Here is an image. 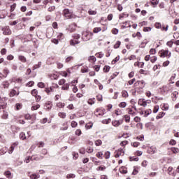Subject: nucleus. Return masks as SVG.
<instances>
[{
	"instance_id": "obj_20",
	"label": "nucleus",
	"mask_w": 179,
	"mask_h": 179,
	"mask_svg": "<svg viewBox=\"0 0 179 179\" xmlns=\"http://www.w3.org/2000/svg\"><path fill=\"white\" fill-rule=\"evenodd\" d=\"M33 117H34V118H36V115H31L30 114H26L24 115L25 120H31V118H33Z\"/></svg>"
},
{
	"instance_id": "obj_24",
	"label": "nucleus",
	"mask_w": 179,
	"mask_h": 179,
	"mask_svg": "<svg viewBox=\"0 0 179 179\" xmlns=\"http://www.w3.org/2000/svg\"><path fill=\"white\" fill-rule=\"evenodd\" d=\"M87 72H89V69L87 68V66H83V68L81 69V73H86Z\"/></svg>"
},
{
	"instance_id": "obj_64",
	"label": "nucleus",
	"mask_w": 179,
	"mask_h": 179,
	"mask_svg": "<svg viewBox=\"0 0 179 179\" xmlns=\"http://www.w3.org/2000/svg\"><path fill=\"white\" fill-rule=\"evenodd\" d=\"M112 33H113V34H117L118 33V29L115 28V29H112Z\"/></svg>"
},
{
	"instance_id": "obj_59",
	"label": "nucleus",
	"mask_w": 179,
	"mask_h": 179,
	"mask_svg": "<svg viewBox=\"0 0 179 179\" xmlns=\"http://www.w3.org/2000/svg\"><path fill=\"white\" fill-rule=\"evenodd\" d=\"M96 157H98L99 159H103V152H98L96 155Z\"/></svg>"
},
{
	"instance_id": "obj_37",
	"label": "nucleus",
	"mask_w": 179,
	"mask_h": 179,
	"mask_svg": "<svg viewBox=\"0 0 179 179\" xmlns=\"http://www.w3.org/2000/svg\"><path fill=\"white\" fill-rule=\"evenodd\" d=\"M101 30V27H95L93 29V33H99Z\"/></svg>"
},
{
	"instance_id": "obj_26",
	"label": "nucleus",
	"mask_w": 179,
	"mask_h": 179,
	"mask_svg": "<svg viewBox=\"0 0 179 179\" xmlns=\"http://www.w3.org/2000/svg\"><path fill=\"white\" fill-rule=\"evenodd\" d=\"M88 61H90V62H96V57H94V56H90V57L88 58Z\"/></svg>"
},
{
	"instance_id": "obj_48",
	"label": "nucleus",
	"mask_w": 179,
	"mask_h": 179,
	"mask_svg": "<svg viewBox=\"0 0 179 179\" xmlns=\"http://www.w3.org/2000/svg\"><path fill=\"white\" fill-rule=\"evenodd\" d=\"M76 135H77L78 136H80V135H82V130L80 129H77L75 132Z\"/></svg>"
},
{
	"instance_id": "obj_51",
	"label": "nucleus",
	"mask_w": 179,
	"mask_h": 179,
	"mask_svg": "<svg viewBox=\"0 0 179 179\" xmlns=\"http://www.w3.org/2000/svg\"><path fill=\"white\" fill-rule=\"evenodd\" d=\"M93 148L89 147L87 148V153H93Z\"/></svg>"
},
{
	"instance_id": "obj_23",
	"label": "nucleus",
	"mask_w": 179,
	"mask_h": 179,
	"mask_svg": "<svg viewBox=\"0 0 179 179\" xmlns=\"http://www.w3.org/2000/svg\"><path fill=\"white\" fill-rule=\"evenodd\" d=\"M152 114V110L151 109H147L144 113V117H148V115H150Z\"/></svg>"
},
{
	"instance_id": "obj_62",
	"label": "nucleus",
	"mask_w": 179,
	"mask_h": 179,
	"mask_svg": "<svg viewBox=\"0 0 179 179\" xmlns=\"http://www.w3.org/2000/svg\"><path fill=\"white\" fill-rule=\"evenodd\" d=\"M78 157H79V155L76 152H73V159H74V160H76Z\"/></svg>"
},
{
	"instance_id": "obj_10",
	"label": "nucleus",
	"mask_w": 179,
	"mask_h": 179,
	"mask_svg": "<svg viewBox=\"0 0 179 179\" xmlns=\"http://www.w3.org/2000/svg\"><path fill=\"white\" fill-rule=\"evenodd\" d=\"M121 153H122V155H124V150H122V148H120L118 150V152H117V154L115 155V157L117 159V157H120V156H121Z\"/></svg>"
},
{
	"instance_id": "obj_34",
	"label": "nucleus",
	"mask_w": 179,
	"mask_h": 179,
	"mask_svg": "<svg viewBox=\"0 0 179 179\" xmlns=\"http://www.w3.org/2000/svg\"><path fill=\"white\" fill-rule=\"evenodd\" d=\"M120 45H121V41H117L116 43L114 45V48H120Z\"/></svg>"
},
{
	"instance_id": "obj_32",
	"label": "nucleus",
	"mask_w": 179,
	"mask_h": 179,
	"mask_svg": "<svg viewBox=\"0 0 179 179\" xmlns=\"http://www.w3.org/2000/svg\"><path fill=\"white\" fill-rule=\"evenodd\" d=\"M88 14L92 15H97V11L96 10H92V9H90L88 10Z\"/></svg>"
},
{
	"instance_id": "obj_16",
	"label": "nucleus",
	"mask_w": 179,
	"mask_h": 179,
	"mask_svg": "<svg viewBox=\"0 0 179 179\" xmlns=\"http://www.w3.org/2000/svg\"><path fill=\"white\" fill-rule=\"evenodd\" d=\"M144 65H145L144 62H137L134 63V66H138V68H143Z\"/></svg>"
},
{
	"instance_id": "obj_45",
	"label": "nucleus",
	"mask_w": 179,
	"mask_h": 179,
	"mask_svg": "<svg viewBox=\"0 0 179 179\" xmlns=\"http://www.w3.org/2000/svg\"><path fill=\"white\" fill-rule=\"evenodd\" d=\"M9 70H8V69H3V73H4V78H6V76H8V75H9Z\"/></svg>"
},
{
	"instance_id": "obj_15",
	"label": "nucleus",
	"mask_w": 179,
	"mask_h": 179,
	"mask_svg": "<svg viewBox=\"0 0 179 179\" xmlns=\"http://www.w3.org/2000/svg\"><path fill=\"white\" fill-rule=\"evenodd\" d=\"M14 96H19V92H16V90H12L10 92V97H14Z\"/></svg>"
},
{
	"instance_id": "obj_55",
	"label": "nucleus",
	"mask_w": 179,
	"mask_h": 179,
	"mask_svg": "<svg viewBox=\"0 0 179 179\" xmlns=\"http://www.w3.org/2000/svg\"><path fill=\"white\" fill-rule=\"evenodd\" d=\"M79 152H80V153L81 155H85V153H86V150H85V148H80V149L79 150Z\"/></svg>"
},
{
	"instance_id": "obj_44",
	"label": "nucleus",
	"mask_w": 179,
	"mask_h": 179,
	"mask_svg": "<svg viewBox=\"0 0 179 179\" xmlns=\"http://www.w3.org/2000/svg\"><path fill=\"white\" fill-rule=\"evenodd\" d=\"M59 117H60V118H65L66 117V114L65 113H59L58 114Z\"/></svg>"
},
{
	"instance_id": "obj_21",
	"label": "nucleus",
	"mask_w": 179,
	"mask_h": 179,
	"mask_svg": "<svg viewBox=\"0 0 179 179\" xmlns=\"http://www.w3.org/2000/svg\"><path fill=\"white\" fill-rule=\"evenodd\" d=\"M41 62H39L38 64H36L32 67V69L33 71H36V69H38V68H41Z\"/></svg>"
},
{
	"instance_id": "obj_58",
	"label": "nucleus",
	"mask_w": 179,
	"mask_h": 179,
	"mask_svg": "<svg viewBox=\"0 0 179 179\" xmlns=\"http://www.w3.org/2000/svg\"><path fill=\"white\" fill-rule=\"evenodd\" d=\"M48 12H52V11L55 10V6H53L49 7L48 8Z\"/></svg>"
},
{
	"instance_id": "obj_14",
	"label": "nucleus",
	"mask_w": 179,
	"mask_h": 179,
	"mask_svg": "<svg viewBox=\"0 0 179 179\" xmlns=\"http://www.w3.org/2000/svg\"><path fill=\"white\" fill-rule=\"evenodd\" d=\"M8 152V148L6 147L3 148L0 150V156H3Z\"/></svg>"
},
{
	"instance_id": "obj_47",
	"label": "nucleus",
	"mask_w": 179,
	"mask_h": 179,
	"mask_svg": "<svg viewBox=\"0 0 179 179\" xmlns=\"http://www.w3.org/2000/svg\"><path fill=\"white\" fill-rule=\"evenodd\" d=\"M16 9V3H14L13 5L10 6V12H13Z\"/></svg>"
},
{
	"instance_id": "obj_63",
	"label": "nucleus",
	"mask_w": 179,
	"mask_h": 179,
	"mask_svg": "<svg viewBox=\"0 0 179 179\" xmlns=\"http://www.w3.org/2000/svg\"><path fill=\"white\" fill-rule=\"evenodd\" d=\"M172 152H173V153H179V149L173 148H172Z\"/></svg>"
},
{
	"instance_id": "obj_7",
	"label": "nucleus",
	"mask_w": 179,
	"mask_h": 179,
	"mask_svg": "<svg viewBox=\"0 0 179 179\" xmlns=\"http://www.w3.org/2000/svg\"><path fill=\"white\" fill-rule=\"evenodd\" d=\"M138 105L142 106L143 107H146V106H148V101L145 99H140L138 100Z\"/></svg>"
},
{
	"instance_id": "obj_52",
	"label": "nucleus",
	"mask_w": 179,
	"mask_h": 179,
	"mask_svg": "<svg viewBox=\"0 0 179 179\" xmlns=\"http://www.w3.org/2000/svg\"><path fill=\"white\" fill-rule=\"evenodd\" d=\"M159 106H155L154 107V109H153L154 114H156V113H157V111H159Z\"/></svg>"
},
{
	"instance_id": "obj_13",
	"label": "nucleus",
	"mask_w": 179,
	"mask_h": 179,
	"mask_svg": "<svg viewBox=\"0 0 179 179\" xmlns=\"http://www.w3.org/2000/svg\"><path fill=\"white\" fill-rule=\"evenodd\" d=\"M4 175L6 176V177H7V178H13V176H12V173L10 172V171H7L4 173Z\"/></svg>"
},
{
	"instance_id": "obj_27",
	"label": "nucleus",
	"mask_w": 179,
	"mask_h": 179,
	"mask_svg": "<svg viewBox=\"0 0 179 179\" xmlns=\"http://www.w3.org/2000/svg\"><path fill=\"white\" fill-rule=\"evenodd\" d=\"M20 139H22V141H24L26 139V134L23 132H21L20 134Z\"/></svg>"
},
{
	"instance_id": "obj_22",
	"label": "nucleus",
	"mask_w": 179,
	"mask_h": 179,
	"mask_svg": "<svg viewBox=\"0 0 179 179\" xmlns=\"http://www.w3.org/2000/svg\"><path fill=\"white\" fill-rule=\"evenodd\" d=\"M18 59H19V61H20L21 62H23V63L27 62V59H26L25 57L23 56V55H20L18 57Z\"/></svg>"
},
{
	"instance_id": "obj_1",
	"label": "nucleus",
	"mask_w": 179,
	"mask_h": 179,
	"mask_svg": "<svg viewBox=\"0 0 179 179\" xmlns=\"http://www.w3.org/2000/svg\"><path fill=\"white\" fill-rule=\"evenodd\" d=\"M92 37H93V32H83L82 40H83V41H89V40H91Z\"/></svg>"
},
{
	"instance_id": "obj_53",
	"label": "nucleus",
	"mask_w": 179,
	"mask_h": 179,
	"mask_svg": "<svg viewBox=\"0 0 179 179\" xmlns=\"http://www.w3.org/2000/svg\"><path fill=\"white\" fill-rule=\"evenodd\" d=\"M88 104H90V106H93V104H94V100H93V99H90L87 101Z\"/></svg>"
},
{
	"instance_id": "obj_36",
	"label": "nucleus",
	"mask_w": 179,
	"mask_h": 179,
	"mask_svg": "<svg viewBox=\"0 0 179 179\" xmlns=\"http://www.w3.org/2000/svg\"><path fill=\"white\" fill-rule=\"evenodd\" d=\"M138 173H139V171H138V167L134 166V171H133V176H136V174H138Z\"/></svg>"
},
{
	"instance_id": "obj_19",
	"label": "nucleus",
	"mask_w": 179,
	"mask_h": 179,
	"mask_svg": "<svg viewBox=\"0 0 179 179\" xmlns=\"http://www.w3.org/2000/svg\"><path fill=\"white\" fill-rule=\"evenodd\" d=\"M150 152H151L152 154H155L157 152V148H156V147L155 146H151L149 148Z\"/></svg>"
},
{
	"instance_id": "obj_50",
	"label": "nucleus",
	"mask_w": 179,
	"mask_h": 179,
	"mask_svg": "<svg viewBox=\"0 0 179 179\" xmlns=\"http://www.w3.org/2000/svg\"><path fill=\"white\" fill-rule=\"evenodd\" d=\"M8 113H7V112H5V111H3V115H2V118H3V120H6V119H8Z\"/></svg>"
},
{
	"instance_id": "obj_54",
	"label": "nucleus",
	"mask_w": 179,
	"mask_h": 179,
	"mask_svg": "<svg viewBox=\"0 0 179 179\" xmlns=\"http://www.w3.org/2000/svg\"><path fill=\"white\" fill-rule=\"evenodd\" d=\"M122 97H125V98L128 97V92L127 91L122 92Z\"/></svg>"
},
{
	"instance_id": "obj_2",
	"label": "nucleus",
	"mask_w": 179,
	"mask_h": 179,
	"mask_svg": "<svg viewBox=\"0 0 179 179\" xmlns=\"http://www.w3.org/2000/svg\"><path fill=\"white\" fill-rule=\"evenodd\" d=\"M63 15L64 16V17H66L67 19H73L74 17V15H73V12H72V10H70L68 8H65L63 10Z\"/></svg>"
},
{
	"instance_id": "obj_40",
	"label": "nucleus",
	"mask_w": 179,
	"mask_h": 179,
	"mask_svg": "<svg viewBox=\"0 0 179 179\" xmlns=\"http://www.w3.org/2000/svg\"><path fill=\"white\" fill-rule=\"evenodd\" d=\"M155 27H156V29H162V25L160 22H156L155 24Z\"/></svg>"
},
{
	"instance_id": "obj_61",
	"label": "nucleus",
	"mask_w": 179,
	"mask_h": 179,
	"mask_svg": "<svg viewBox=\"0 0 179 179\" xmlns=\"http://www.w3.org/2000/svg\"><path fill=\"white\" fill-rule=\"evenodd\" d=\"M65 82H66L65 79H62V80H60L59 81V85L60 86H62V85H65Z\"/></svg>"
},
{
	"instance_id": "obj_25",
	"label": "nucleus",
	"mask_w": 179,
	"mask_h": 179,
	"mask_svg": "<svg viewBox=\"0 0 179 179\" xmlns=\"http://www.w3.org/2000/svg\"><path fill=\"white\" fill-rule=\"evenodd\" d=\"M2 86L4 89H8V87H9V82L8 81H4L3 83H2Z\"/></svg>"
},
{
	"instance_id": "obj_42",
	"label": "nucleus",
	"mask_w": 179,
	"mask_h": 179,
	"mask_svg": "<svg viewBox=\"0 0 179 179\" xmlns=\"http://www.w3.org/2000/svg\"><path fill=\"white\" fill-rule=\"evenodd\" d=\"M53 90H54V88H52V87L45 89V92L46 93H48V94H50V92H53Z\"/></svg>"
},
{
	"instance_id": "obj_56",
	"label": "nucleus",
	"mask_w": 179,
	"mask_h": 179,
	"mask_svg": "<svg viewBox=\"0 0 179 179\" xmlns=\"http://www.w3.org/2000/svg\"><path fill=\"white\" fill-rule=\"evenodd\" d=\"M45 85L44 84V83H38V87H41V89H43V87H45Z\"/></svg>"
},
{
	"instance_id": "obj_12",
	"label": "nucleus",
	"mask_w": 179,
	"mask_h": 179,
	"mask_svg": "<svg viewBox=\"0 0 179 179\" xmlns=\"http://www.w3.org/2000/svg\"><path fill=\"white\" fill-rule=\"evenodd\" d=\"M29 177L31 179H38L40 178V173H38V174L33 173Z\"/></svg>"
},
{
	"instance_id": "obj_18",
	"label": "nucleus",
	"mask_w": 179,
	"mask_h": 179,
	"mask_svg": "<svg viewBox=\"0 0 179 179\" xmlns=\"http://www.w3.org/2000/svg\"><path fill=\"white\" fill-rule=\"evenodd\" d=\"M166 115V113L164 112H160L158 115H157L156 119L160 120V118H163Z\"/></svg>"
},
{
	"instance_id": "obj_35",
	"label": "nucleus",
	"mask_w": 179,
	"mask_h": 179,
	"mask_svg": "<svg viewBox=\"0 0 179 179\" xmlns=\"http://www.w3.org/2000/svg\"><path fill=\"white\" fill-rule=\"evenodd\" d=\"M31 94H32V96H34V97H35L36 96H38V91H37V90L34 89L31 91Z\"/></svg>"
},
{
	"instance_id": "obj_9",
	"label": "nucleus",
	"mask_w": 179,
	"mask_h": 179,
	"mask_svg": "<svg viewBox=\"0 0 179 179\" xmlns=\"http://www.w3.org/2000/svg\"><path fill=\"white\" fill-rule=\"evenodd\" d=\"M69 30L70 33H73V31L76 30V23L71 24L69 27Z\"/></svg>"
},
{
	"instance_id": "obj_33",
	"label": "nucleus",
	"mask_w": 179,
	"mask_h": 179,
	"mask_svg": "<svg viewBox=\"0 0 179 179\" xmlns=\"http://www.w3.org/2000/svg\"><path fill=\"white\" fill-rule=\"evenodd\" d=\"M119 107L120 108H125V107H127V103L126 102H121L120 104H119Z\"/></svg>"
},
{
	"instance_id": "obj_41",
	"label": "nucleus",
	"mask_w": 179,
	"mask_h": 179,
	"mask_svg": "<svg viewBox=\"0 0 179 179\" xmlns=\"http://www.w3.org/2000/svg\"><path fill=\"white\" fill-rule=\"evenodd\" d=\"M102 143H103V142L101 141V140H96L95 141L96 146H101Z\"/></svg>"
},
{
	"instance_id": "obj_31",
	"label": "nucleus",
	"mask_w": 179,
	"mask_h": 179,
	"mask_svg": "<svg viewBox=\"0 0 179 179\" xmlns=\"http://www.w3.org/2000/svg\"><path fill=\"white\" fill-rule=\"evenodd\" d=\"M13 150H15V147L13 145H11L8 151L9 155H12L13 153Z\"/></svg>"
},
{
	"instance_id": "obj_30",
	"label": "nucleus",
	"mask_w": 179,
	"mask_h": 179,
	"mask_svg": "<svg viewBox=\"0 0 179 179\" xmlns=\"http://www.w3.org/2000/svg\"><path fill=\"white\" fill-rule=\"evenodd\" d=\"M62 89V90H69V84H64Z\"/></svg>"
},
{
	"instance_id": "obj_39",
	"label": "nucleus",
	"mask_w": 179,
	"mask_h": 179,
	"mask_svg": "<svg viewBox=\"0 0 179 179\" xmlns=\"http://www.w3.org/2000/svg\"><path fill=\"white\" fill-rule=\"evenodd\" d=\"M76 176L73 173H69L66 176V178H75Z\"/></svg>"
},
{
	"instance_id": "obj_46",
	"label": "nucleus",
	"mask_w": 179,
	"mask_h": 179,
	"mask_svg": "<svg viewBox=\"0 0 179 179\" xmlns=\"http://www.w3.org/2000/svg\"><path fill=\"white\" fill-rule=\"evenodd\" d=\"M120 61V56H117L113 61L112 64H114L115 62H118Z\"/></svg>"
},
{
	"instance_id": "obj_5",
	"label": "nucleus",
	"mask_w": 179,
	"mask_h": 179,
	"mask_svg": "<svg viewBox=\"0 0 179 179\" xmlns=\"http://www.w3.org/2000/svg\"><path fill=\"white\" fill-rule=\"evenodd\" d=\"M159 55L161 58H166L169 55V50H161L159 51Z\"/></svg>"
},
{
	"instance_id": "obj_6",
	"label": "nucleus",
	"mask_w": 179,
	"mask_h": 179,
	"mask_svg": "<svg viewBox=\"0 0 179 179\" xmlns=\"http://www.w3.org/2000/svg\"><path fill=\"white\" fill-rule=\"evenodd\" d=\"M45 109L47 110V111H50L51 108H52V101H48L45 103Z\"/></svg>"
},
{
	"instance_id": "obj_3",
	"label": "nucleus",
	"mask_w": 179,
	"mask_h": 179,
	"mask_svg": "<svg viewBox=\"0 0 179 179\" xmlns=\"http://www.w3.org/2000/svg\"><path fill=\"white\" fill-rule=\"evenodd\" d=\"M73 38H74V40L71 39L70 41V44L71 45H76V44H79L80 43V41H78V40H79V38H80V34H74L73 35Z\"/></svg>"
},
{
	"instance_id": "obj_11",
	"label": "nucleus",
	"mask_w": 179,
	"mask_h": 179,
	"mask_svg": "<svg viewBox=\"0 0 179 179\" xmlns=\"http://www.w3.org/2000/svg\"><path fill=\"white\" fill-rule=\"evenodd\" d=\"M34 159L36 162H38L40 160H43V159H44V157L41 155H34Z\"/></svg>"
},
{
	"instance_id": "obj_8",
	"label": "nucleus",
	"mask_w": 179,
	"mask_h": 179,
	"mask_svg": "<svg viewBox=\"0 0 179 179\" xmlns=\"http://www.w3.org/2000/svg\"><path fill=\"white\" fill-rule=\"evenodd\" d=\"M123 122V120H113L112 125H113V127H120Z\"/></svg>"
},
{
	"instance_id": "obj_57",
	"label": "nucleus",
	"mask_w": 179,
	"mask_h": 179,
	"mask_svg": "<svg viewBox=\"0 0 179 179\" xmlns=\"http://www.w3.org/2000/svg\"><path fill=\"white\" fill-rule=\"evenodd\" d=\"M150 54L151 55H155V54H156V49H153V48L150 49Z\"/></svg>"
},
{
	"instance_id": "obj_43",
	"label": "nucleus",
	"mask_w": 179,
	"mask_h": 179,
	"mask_svg": "<svg viewBox=\"0 0 179 179\" xmlns=\"http://www.w3.org/2000/svg\"><path fill=\"white\" fill-rule=\"evenodd\" d=\"M111 155V153L110 152V151H107L105 152V159H110V155Z\"/></svg>"
},
{
	"instance_id": "obj_17",
	"label": "nucleus",
	"mask_w": 179,
	"mask_h": 179,
	"mask_svg": "<svg viewBox=\"0 0 179 179\" xmlns=\"http://www.w3.org/2000/svg\"><path fill=\"white\" fill-rule=\"evenodd\" d=\"M135 85H141V89H143V87H145V81L143 80H140V81H137Z\"/></svg>"
},
{
	"instance_id": "obj_4",
	"label": "nucleus",
	"mask_w": 179,
	"mask_h": 179,
	"mask_svg": "<svg viewBox=\"0 0 179 179\" xmlns=\"http://www.w3.org/2000/svg\"><path fill=\"white\" fill-rule=\"evenodd\" d=\"M3 34L4 36H10L12 34V31L8 26L4 27L2 28Z\"/></svg>"
},
{
	"instance_id": "obj_38",
	"label": "nucleus",
	"mask_w": 179,
	"mask_h": 179,
	"mask_svg": "<svg viewBox=\"0 0 179 179\" xmlns=\"http://www.w3.org/2000/svg\"><path fill=\"white\" fill-rule=\"evenodd\" d=\"M110 66H105L103 67V72H106V73L110 72Z\"/></svg>"
},
{
	"instance_id": "obj_60",
	"label": "nucleus",
	"mask_w": 179,
	"mask_h": 179,
	"mask_svg": "<svg viewBox=\"0 0 179 179\" xmlns=\"http://www.w3.org/2000/svg\"><path fill=\"white\" fill-rule=\"evenodd\" d=\"M143 31H152V28L151 27H145L143 28Z\"/></svg>"
},
{
	"instance_id": "obj_49",
	"label": "nucleus",
	"mask_w": 179,
	"mask_h": 179,
	"mask_svg": "<svg viewBox=\"0 0 179 179\" xmlns=\"http://www.w3.org/2000/svg\"><path fill=\"white\" fill-rule=\"evenodd\" d=\"M71 127L72 128H76L78 127V122L75 121L71 122Z\"/></svg>"
},
{
	"instance_id": "obj_29",
	"label": "nucleus",
	"mask_w": 179,
	"mask_h": 179,
	"mask_svg": "<svg viewBox=\"0 0 179 179\" xmlns=\"http://www.w3.org/2000/svg\"><path fill=\"white\" fill-rule=\"evenodd\" d=\"M124 118L126 122H129V121L131 120V117L129 116V115H124Z\"/></svg>"
},
{
	"instance_id": "obj_28",
	"label": "nucleus",
	"mask_w": 179,
	"mask_h": 179,
	"mask_svg": "<svg viewBox=\"0 0 179 179\" xmlns=\"http://www.w3.org/2000/svg\"><path fill=\"white\" fill-rule=\"evenodd\" d=\"M38 108H40V104L31 106V111H34L35 110H38Z\"/></svg>"
}]
</instances>
